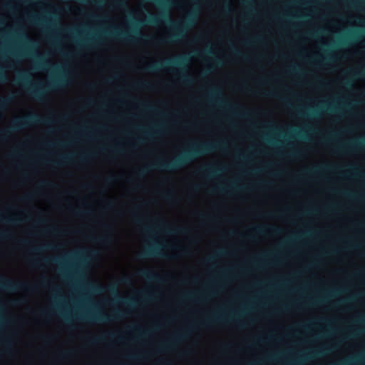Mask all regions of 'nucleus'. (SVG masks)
<instances>
[{"mask_svg": "<svg viewBox=\"0 0 365 365\" xmlns=\"http://www.w3.org/2000/svg\"><path fill=\"white\" fill-rule=\"evenodd\" d=\"M196 14L194 12H190L185 19L182 22H175L172 21L168 14L161 11L158 16L149 14L144 20H138L133 22L134 26L130 31H121L117 27H113L110 31H106L104 34L111 36L117 40L125 42L133 43L138 40L147 41L148 40H155L153 37H148L143 35L138 27H141L147 24L157 25L163 21H167L171 26L173 33L166 38L160 39V43H173L177 42L185 37L187 31L195 25Z\"/></svg>", "mask_w": 365, "mask_h": 365, "instance_id": "obj_1", "label": "nucleus"}, {"mask_svg": "<svg viewBox=\"0 0 365 365\" xmlns=\"http://www.w3.org/2000/svg\"><path fill=\"white\" fill-rule=\"evenodd\" d=\"M226 148L227 143L225 141L192 143L188 149L184 150L171 161L166 162L158 160L153 164L140 169L138 172V175L141 177L152 170L174 171L185 167L204 155L210 153L217 150H225Z\"/></svg>", "mask_w": 365, "mask_h": 365, "instance_id": "obj_2", "label": "nucleus"}, {"mask_svg": "<svg viewBox=\"0 0 365 365\" xmlns=\"http://www.w3.org/2000/svg\"><path fill=\"white\" fill-rule=\"evenodd\" d=\"M16 81L18 83L24 84L27 88L29 93L38 101L43 100L46 92L61 89L68 84V80L64 73L53 77L44 86L39 83H31L26 72L21 73Z\"/></svg>", "mask_w": 365, "mask_h": 365, "instance_id": "obj_3", "label": "nucleus"}, {"mask_svg": "<svg viewBox=\"0 0 365 365\" xmlns=\"http://www.w3.org/2000/svg\"><path fill=\"white\" fill-rule=\"evenodd\" d=\"M186 56H178L173 58H167L163 61H158L155 63L148 64L145 70L148 72L154 73L162 70H166L171 72H177L179 80L185 85H191L193 83V78L185 72L184 66L187 63Z\"/></svg>", "mask_w": 365, "mask_h": 365, "instance_id": "obj_4", "label": "nucleus"}, {"mask_svg": "<svg viewBox=\"0 0 365 365\" xmlns=\"http://www.w3.org/2000/svg\"><path fill=\"white\" fill-rule=\"evenodd\" d=\"M53 120L50 118H43L36 113H30L26 115L16 118L9 128L6 130H0V140L7 139L9 134L12 132L22 130L34 124H51Z\"/></svg>", "mask_w": 365, "mask_h": 365, "instance_id": "obj_5", "label": "nucleus"}, {"mask_svg": "<svg viewBox=\"0 0 365 365\" xmlns=\"http://www.w3.org/2000/svg\"><path fill=\"white\" fill-rule=\"evenodd\" d=\"M207 99L209 102L215 103L216 105L222 107L235 115L247 118L250 115V112L247 110H245L242 107L235 104H230L228 102L224 101L222 98V92L217 87H213L210 89Z\"/></svg>", "mask_w": 365, "mask_h": 365, "instance_id": "obj_6", "label": "nucleus"}, {"mask_svg": "<svg viewBox=\"0 0 365 365\" xmlns=\"http://www.w3.org/2000/svg\"><path fill=\"white\" fill-rule=\"evenodd\" d=\"M19 38L22 40L25 44L26 47L24 49L19 50L17 51L12 52V55L14 56H31L34 57L36 61V68L38 69H43L46 66L48 65V61L46 58L43 55H40L36 53L34 51V48L36 47V43L34 41L30 39L25 34H19Z\"/></svg>", "mask_w": 365, "mask_h": 365, "instance_id": "obj_7", "label": "nucleus"}, {"mask_svg": "<svg viewBox=\"0 0 365 365\" xmlns=\"http://www.w3.org/2000/svg\"><path fill=\"white\" fill-rule=\"evenodd\" d=\"M125 317V312L115 311L113 314L108 315L104 313H94L86 312L83 314L76 316L77 319L85 320L89 322H108L114 320H118Z\"/></svg>", "mask_w": 365, "mask_h": 365, "instance_id": "obj_8", "label": "nucleus"}, {"mask_svg": "<svg viewBox=\"0 0 365 365\" xmlns=\"http://www.w3.org/2000/svg\"><path fill=\"white\" fill-rule=\"evenodd\" d=\"M334 348H335V346L326 347L318 351L309 352L307 354H299L296 357L284 359L282 364L302 365L309 359L326 355L327 354L330 352L331 349Z\"/></svg>", "mask_w": 365, "mask_h": 365, "instance_id": "obj_9", "label": "nucleus"}, {"mask_svg": "<svg viewBox=\"0 0 365 365\" xmlns=\"http://www.w3.org/2000/svg\"><path fill=\"white\" fill-rule=\"evenodd\" d=\"M33 287L23 282H15L0 274V289L4 291L17 292L24 291L29 292L32 289Z\"/></svg>", "mask_w": 365, "mask_h": 365, "instance_id": "obj_10", "label": "nucleus"}, {"mask_svg": "<svg viewBox=\"0 0 365 365\" xmlns=\"http://www.w3.org/2000/svg\"><path fill=\"white\" fill-rule=\"evenodd\" d=\"M190 331V329H187L174 334L169 340L160 345V351H168L173 349L178 344L188 337Z\"/></svg>", "mask_w": 365, "mask_h": 365, "instance_id": "obj_11", "label": "nucleus"}, {"mask_svg": "<svg viewBox=\"0 0 365 365\" xmlns=\"http://www.w3.org/2000/svg\"><path fill=\"white\" fill-rule=\"evenodd\" d=\"M358 150H365V138L341 144L336 148V151L339 153H349Z\"/></svg>", "mask_w": 365, "mask_h": 365, "instance_id": "obj_12", "label": "nucleus"}, {"mask_svg": "<svg viewBox=\"0 0 365 365\" xmlns=\"http://www.w3.org/2000/svg\"><path fill=\"white\" fill-rule=\"evenodd\" d=\"M230 321L235 322L236 324H237V325H239L241 327H243V324L240 322L237 319L236 317H225L224 315H222L220 312H215V313L212 314V315L207 317L206 318V319L205 320L203 324L204 325H209V324H214V323L225 322H230Z\"/></svg>", "mask_w": 365, "mask_h": 365, "instance_id": "obj_13", "label": "nucleus"}, {"mask_svg": "<svg viewBox=\"0 0 365 365\" xmlns=\"http://www.w3.org/2000/svg\"><path fill=\"white\" fill-rule=\"evenodd\" d=\"M215 292L207 289L202 292H189L182 296V299L186 301L204 302L210 297L214 295Z\"/></svg>", "mask_w": 365, "mask_h": 365, "instance_id": "obj_14", "label": "nucleus"}, {"mask_svg": "<svg viewBox=\"0 0 365 365\" xmlns=\"http://www.w3.org/2000/svg\"><path fill=\"white\" fill-rule=\"evenodd\" d=\"M162 248L161 245L158 243L148 247L143 252L139 255L140 258L145 259L151 257H165V255L160 251Z\"/></svg>", "mask_w": 365, "mask_h": 365, "instance_id": "obj_15", "label": "nucleus"}, {"mask_svg": "<svg viewBox=\"0 0 365 365\" xmlns=\"http://www.w3.org/2000/svg\"><path fill=\"white\" fill-rule=\"evenodd\" d=\"M108 291L115 296L114 301L115 302H120L129 307H133L136 305L137 301L133 299L122 298L118 295L117 287L115 285H111L108 287Z\"/></svg>", "mask_w": 365, "mask_h": 365, "instance_id": "obj_16", "label": "nucleus"}, {"mask_svg": "<svg viewBox=\"0 0 365 365\" xmlns=\"http://www.w3.org/2000/svg\"><path fill=\"white\" fill-rule=\"evenodd\" d=\"M138 275L149 282H160L162 281V277L158 273L148 269L139 270Z\"/></svg>", "mask_w": 365, "mask_h": 365, "instance_id": "obj_17", "label": "nucleus"}, {"mask_svg": "<svg viewBox=\"0 0 365 365\" xmlns=\"http://www.w3.org/2000/svg\"><path fill=\"white\" fill-rule=\"evenodd\" d=\"M163 128L162 125H155L153 126L151 130L148 131H144L143 132V137L137 139L138 143H143L145 140H150L152 139L155 135H159L161 133Z\"/></svg>", "mask_w": 365, "mask_h": 365, "instance_id": "obj_18", "label": "nucleus"}, {"mask_svg": "<svg viewBox=\"0 0 365 365\" xmlns=\"http://www.w3.org/2000/svg\"><path fill=\"white\" fill-rule=\"evenodd\" d=\"M200 171L209 178H213L224 171L222 168H216L214 165H208L200 169Z\"/></svg>", "mask_w": 365, "mask_h": 365, "instance_id": "obj_19", "label": "nucleus"}, {"mask_svg": "<svg viewBox=\"0 0 365 365\" xmlns=\"http://www.w3.org/2000/svg\"><path fill=\"white\" fill-rule=\"evenodd\" d=\"M253 231L258 235H263L267 232H272L274 234H279L281 232V230L279 227L267 226L255 227L253 228Z\"/></svg>", "mask_w": 365, "mask_h": 365, "instance_id": "obj_20", "label": "nucleus"}, {"mask_svg": "<svg viewBox=\"0 0 365 365\" xmlns=\"http://www.w3.org/2000/svg\"><path fill=\"white\" fill-rule=\"evenodd\" d=\"M242 187H237L235 182H230L226 186L219 185L214 187L213 191H218L220 192H231L232 191L238 190Z\"/></svg>", "mask_w": 365, "mask_h": 365, "instance_id": "obj_21", "label": "nucleus"}, {"mask_svg": "<svg viewBox=\"0 0 365 365\" xmlns=\"http://www.w3.org/2000/svg\"><path fill=\"white\" fill-rule=\"evenodd\" d=\"M99 41L96 38H87L84 41H76V46L77 47L80 48H90L91 46H93L95 44L98 43Z\"/></svg>", "mask_w": 365, "mask_h": 365, "instance_id": "obj_22", "label": "nucleus"}, {"mask_svg": "<svg viewBox=\"0 0 365 365\" xmlns=\"http://www.w3.org/2000/svg\"><path fill=\"white\" fill-rule=\"evenodd\" d=\"M68 256L64 257L63 258H58V257H50V258H43L41 259L42 262H43L46 264H56L58 265H63V262L66 260L67 257Z\"/></svg>", "mask_w": 365, "mask_h": 365, "instance_id": "obj_23", "label": "nucleus"}, {"mask_svg": "<svg viewBox=\"0 0 365 365\" xmlns=\"http://www.w3.org/2000/svg\"><path fill=\"white\" fill-rule=\"evenodd\" d=\"M21 222V220L16 217H6L0 212V222H6L11 225H16Z\"/></svg>", "mask_w": 365, "mask_h": 365, "instance_id": "obj_24", "label": "nucleus"}, {"mask_svg": "<svg viewBox=\"0 0 365 365\" xmlns=\"http://www.w3.org/2000/svg\"><path fill=\"white\" fill-rule=\"evenodd\" d=\"M73 155H62L58 156V161H53L52 162L53 165H60L63 163H66L70 162L73 159Z\"/></svg>", "mask_w": 365, "mask_h": 365, "instance_id": "obj_25", "label": "nucleus"}, {"mask_svg": "<svg viewBox=\"0 0 365 365\" xmlns=\"http://www.w3.org/2000/svg\"><path fill=\"white\" fill-rule=\"evenodd\" d=\"M93 252L90 250H83L81 252H76L73 255V257L79 259L82 262L86 261V257L90 256Z\"/></svg>", "mask_w": 365, "mask_h": 365, "instance_id": "obj_26", "label": "nucleus"}, {"mask_svg": "<svg viewBox=\"0 0 365 365\" xmlns=\"http://www.w3.org/2000/svg\"><path fill=\"white\" fill-rule=\"evenodd\" d=\"M157 228L158 229H163L168 233H171V232H173V231H174L175 232L185 233L187 231V229L182 228V227H178V228L175 229L174 230H171L167 226H165V225L163 223H160L158 226Z\"/></svg>", "mask_w": 365, "mask_h": 365, "instance_id": "obj_27", "label": "nucleus"}, {"mask_svg": "<svg viewBox=\"0 0 365 365\" xmlns=\"http://www.w3.org/2000/svg\"><path fill=\"white\" fill-rule=\"evenodd\" d=\"M14 96H9L0 100V112L5 110L13 101Z\"/></svg>", "mask_w": 365, "mask_h": 365, "instance_id": "obj_28", "label": "nucleus"}, {"mask_svg": "<svg viewBox=\"0 0 365 365\" xmlns=\"http://www.w3.org/2000/svg\"><path fill=\"white\" fill-rule=\"evenodd\" d=\"M92 240L101 244H107L111 241V235L108 234L98 237H93Z\"/></svg>", "mask_w": 365, "mask_h": 365, "instance_id": "obj_29", "label": "nucleus"}, {"mask_svg": "<svg viewBox=\"0 0 365 365\" xmlns=\"http://www.w3.org/2000/svg\"><path fill=\"white\" fill-rule=\"evenodd\" d=\"M139 105L142 107L143 110L148 112L158 113V108L153 104L139 102Z\"/></svg>", "mask_w": 365, "mask_h": 365, "instance_id": "obj_30", "label": "nucleus"}, {"mask_svg": "<svg viewBox=\"0 0 365 365\" xmlns=\"http://www.w3.org/2000/svg\"><path fill=\"white\" fill-rule=\"evenodd\" d=\"M329 167H322V166H317L314 168H312L305 172L306 175H318L320 173L322 170H327Z\"/></svg>", "mask_w": 365, "mask_h": 365, "instance_id": "obj_31", "label": "nucleus"}, {"mask_svg": "<svg viewBox=\"0 0 365 365\" xmlns=\"http://www.w3.org/2000/svg\"><path fill=\"white\" fill-rule=\"evenodd\" d=\"M299 114L302 116L317 117L319 115V112L317 109L309 108L308 112L299 110Z\"/></svg>", "mask_w": 365, "mask_h": 365, "instance_id": "obj_32", "label": "nucleus"}, {"mask_svg": "<svg viewBox=\"0 0 365 365\" xmlns=\"http://www.w3.org/2000/svg\"><path fill=\"white\" fill-rule=\"evenodd\" d=\"M29 21L35 24H41L43 22V20L41 19L39 16L32 14L29 16Z\"/></svg>", "mask_w": 365, "mask_h": 365, "instance_id": "obj_33", "label": "nucleus"}, {"mask_svg": "<svg viewBox=\"0 0 365 365\" xmlns=\"http://www.w3.org/2000/svg\"><path fill=\"white\" fill-rule=\"evenodd\" d=\"M54 247L52 245L48 244L41 247H34L32 249L34 252H38L45 250H53Z\"/></svg>", "mask_w": 365, "mask_h": 365, "instance_id": "obj_34", "label": "nucleus"}, {"mask_svg": "<svg viewBox=\"0 0 365 365\" xmlns=\"http://www.w3.org/2000/svg\"><path fill=\"white\" fill-rule=\"evenodd\" d=\"M323 106L326 107V110L330 113H334L339 110L338 108L334 104H329L327 102H323Z\"/></svg>", "mask_w": 365, "mask_h": 365, "instance_id": "obj_35", "label": "nucleus"}, {"mask_svg": "<svg viewBox=\"0 0 365 365\" xmlns=\"http://www.w3.org/2000/svg\"><path fill=\"white\" fill-rule=\"evenodd\" d=\"M226 255L225 250H219L217 251L214 256L210 257L206 259L207 262H211L214 260L215 257H222Z\"/></svg>", "mask_w": 365, "mask_h": 365, "instance_id": "obj_36", "label": "nucleus"}, {"mask_svg": "<svg viewBox=\"0 0 365 365\" xmlns=\"http://www.w3.org/2000/svg\"><path fill=\"white\" fill-rule=\"evenodd\" d=\"M93 130L88 129L87 128H82L78 132V133L81 134V135H85L87 137L91 136L93 134Z\"/></svg>", "mask_w": 365, "mask_h": 365, "instance_id": "obj_37", "label": "nucleus"}, {"mask_svg": "<svg viewBox=\"0 0 365 365\" xmlns=\"http://www.w3.org/2000/svg\"><path fill=\"white\" fill-rule=\"evenodd\" d=\"M351 76L354 78H361L365 76L364 71H353L350 72Z\"/></svg>", "mask_w": 365, "mask_h": 365, "instance_id": "obj_38", "label": "nucleus"}, {"mask_svg": "<svg viewBox=\"0 0 365 365\" xmlns=\"http://www.w3.org/2000/svg\"><path fill=\"white\" fill-rule=\"evenodd\" d=\"M252 263L255 267L258 268L262 267L266 264L264 258H260L259 259L254 260Z\"/></svg>", "mask_w": 365, "mask_h": 365, "instance_id": "obj_39", "label": "nucleus"}, {"mask_svg": "<svg viewBox=\"0 0 365 365\" xmlns=\"http://www.w3.org/2000/svg\"><path fill=\"white\" fill-rule=\"evenodd\" d=\"M292 133L294 136H297V137L301 138H305V135L302 130H298L297 128H292Z\"/></svg>", "mask_w": 365, "mask_h": 365, "instance_id": "obj_40", "label": "nucleus"}, {"mask_svg": "<svg viewBox=\"0 0 365 365\" xmlns=\"http://www.w3.org/2000/svg\"><path fill=\"white\" fill-rule=\"evenodd\" d=\"M11 234L9 231L0 230V240H5L9 239Z\"/></svg>", "mask_w": 365, "mask_h": 365, "instance_id": "obj_41", "label": "nucleus"}, {"mask_svg": "<svg viewBox=\"0 0 365 365\" xmlns=\"http://www.w3.org/2000/svg\"><path fill=\"white\" fill-rule=\"evenodd\" d=\"M7 80L5 71L3 67L0 66V83H4Z\"/></svg>", "mask_w": 365, "mask_h": 365, "instance_id": "obj_42", "label": "nucleus"}, {"mask_svg": "<svg viewBox=\"0 0 365 365\" xmlns=\"http://www.w3.org/2000/svg\"><path fill=\"white\" fill-rule=\"evenodd\" d=\"M89 288L95 292H101L103 290V287L102 286L91 284H89Z\"/></svg>", "mask_w": 365, "mask_h": 365, "instance_id": "obj_43", "label": "nucleus"}, {"mask_svg": "<svg viewBox=\"0 0 365 365\" xmlns=\"http://www.w3.org/2000/svg\"><path fill=\"white\" fill-rule=\"evenodd\" d=\"M232 52L235 56H236L237 57H240V58H243L244 60H247V57L246 56L243 55L238 49L233 48Z\"/></svg>", "mask_w": 365, "mask_h": 365, "instance_id": "obj_44", "label": "nucleus"}, {"mask_svg": "<svg viewBox=\"0 0 365 365\" xmlns=\"http://www.w3.org/2000/svg\"><path fill=\"white\" fill-rule=\"evenodd\" d=\"M93 157L92 153H83L79 156V160L82 162H85L87 159Z\"/></svg>", "mask_w": 365, "mask_h": 365, "instance_id": "obj_45", "label": "nucleus"}, {"mask_svg": "<svg viewBox=\"0 0 365 365\" xmlns=\"http://www.w3.org/2000/svg\"><path fill=\"white\" fill-rule=\"evenodd\" d=\"M120 282L123 284H128L131 282V279L128 276H123V277L120 278Z\"/></svg>", "mask_w": 365, "mask_h": 365, "instance_id": "obj_46", "label": "nucleus"}, {"mask_svg": "<svg viewBox=\"0 0 365 365\" xmlns=\"http://www.w3.org/2000/svg\"><path fill=\"white\" fill-rule=\"evenodd\" d=\"M262 41V38L261 36H257V37H255V38L254 39H252V40H250V39L247 40V41H245V43H246V44H251V43H255V42H260V41Z\"/></svg>", "mask_w": 365, "mask_h": 365, "instance_id": "obj_47", "label": "nucleus"}, {"mask_svg": "<svg viewBox=\"0 0 365 365\" xmlns=\"http://www.w3.org/2000/svg\"><path fill=\"white\" fill-rule=\"evenodd\" d=\"M134 330L138 331V333H140L141 336H146L150 334V331L148 330H143V331H141V329L139 327H135Z\"/></svg>", "mask_w": 365, "mask_h": 365, "instance_id": "obj_48", "label": "nucleus"}, {"mask_svg": "<svg viewBox=\"0 0 365 365\" xmlns=\"http://www.w3.org/2000/svg\"><path fill=\"white\" fill-rule=\"evenodd\" d=\"M302 152L301 150H294L292 151L289 155L291 157H298V156L302 155Z\"/></svg>", "mask_w": 365, "mask_h": 365, "instance_id": "obj_49", "label": "nucleus"}, {"mask_svg": "<svg viewBox=\"0 0 365 365\" xmlns=\"http://www.w3.org/2000/svg\"><path fill=\"white\" fill-rule=\"evenodd\" d=\"M288 73H298L299 71V68L297 66H290L289 68L288 69Z\"/></svg>", "mask_w": 365, "mask_h": 365, "instance_id": "obj_50", "label": "nucleus"}, {"mask_svg": "<svg viewBox=\"0 0 365 365\" xmlns=\"http://www.w3.org/2000/svg\"><path fill=\"white\" fill-rule=\"evenodd\" d=\"M359 331L351 329L349 334L347 336V338L356 337L359 335Z\"/></svg>", "mask_w": 365, "mask_h": 365, "instance_id": "obj_51", "label": "nucleus"}, {"mask_svg": "<svg viewBox=\"0 0 365 365\" xmlns=\"http://www.w3.org/2000/svg\"><path fill=\"white\" fill-rule=\"evenodd\" d=\"M153 298V292H149L148 294H143V299L144 300H151Z\"/></svg>", "mask_w": 365, "mask_h": 365, "instance_id": "obj_52", "label": "nucleus"}, {"mask_svg": "<svg viewBox=\"0 0 365 365\" xmlns=\"http://www.w3.org/2000/svg\"><path fill=\"white\" fill-rule=\"evenodd\" d=\"M264 95L268 97H271V98H279L277 93L274 91H269V92L265 93Z\"/></svg>", "mask_w": 365, "mask_h": 365, "instance_id": "obj_53", "label": "nucleus"}, {"mask_svg": "<svg viewBox=\"0 0 365 365\" xmlns=\"http://www.w3.org/2000/svg\"><path fill=\"white\" fill-rule=\"evenodd\" d=\"M224 11L226 13H229L231 11V6L230 2L225 3L223 6Z\"/></svg>", "mask_w": 365, "mask_h": 365, "instance_id": "obj_54", "label": "nucleus"}, {"mask_svg": "<svg viewBox=\"0 0 365 365\" xmlns=\"http://www.w3.org/2000/svg\"><path fill=\"white\" fill-rule=\"evenodd\" d=\"M128 358L131 360H137L141 358V355L140 354H130L128 356Z\"/></svg>", "mask_w": 365, "mask_h": 365, "instance_id": "obj_55", "label": "nucleus"}, {"mask_svg": "<svg viewBox=\"0 0 365 365\" xmlns=\"http://www.w3.org/2000/svg\"><path fill=\"white\" fill-rule=\"evenodd\" d=\"M143 230L147 233H153L155 230L151 227L145 226Z\"/></svg>", "mask_w": 365, "mask_h": 365, "instance_id": "obj_56", "label": "nucleus"}, {"mask_svg": "<svg viewBox=\"0 0 365 365\" xmlns=\"http://www.w3.org/2000/svg\"><path fill=\"white\" fill-rule=\"evenodd\" d=\"M31 264L34 266V267H39L40 266V263H39V261L36 259H31Z\"/></svg>", "mask_w": 365, "mask_h": 365, "instance_id": "obj_57", "label": "nucleus"}, {"mask_svg": "<svg viewBox=\"0 0 365 365\" xmlns=\"http://www.w3.org/2000/svg\"><path fill=\"white\" fill-rule=\"evenodd\" d=\"M156 4H158V5L161 6H164L165 5H167V2L163 1V0H153Z\"/></svg>", "mask_w": 365, "mask_h": 365, "instance_id": "obj_58", "label": "nucleus"}, {"mask_svg": "<svg viewBox=\"0 0 365 365\" xmlns=\"http://www.w3.org/2000/svg\"><path fill=\"white\" fill-rule=\"evenodd\" d=\"M238 158L242 160H245L247 159V156L246 155H245L244 153H239L238 155H237Z\"/></svg>", "mask_w": 365, "mask_h": 365, "instance_id": "obj_59", "label": "nucleus"}, {"mask_svg": "<svg viewBox=\"0 0 365 365\" xmlns=\"http://www.w3.org/2000/svg\"><path fill=\"white\" fill-rule=\"evenodd\" d=\"M36 222L40 225H44L46 224V220L44 218H38L37 219Z\"/></svg>", "mask_w": 365, "mask_h": 365, "instance_id": "obj_60", "label": "nucleus"}, {"mask_svg": "<svg viewBox=\"0 0 365 365\" xmlns=\"http://www.w3.org/2000/svg\"><path fill=\"white\" fill-rule=\"evenodd\" d=\"M65 31H66V32H71V33H72V34H74V33H79L78 29H77L76 28H73V29H66V30H65Z\"/></svg>", "mask_w": 365, "mask_h": 365, "instance_id": "obj_61", "label": "nucleus"}, {"mask_svg": "<svg viewBox=\"0 0 365 365\" xmlns=\"http://www.w3.org/2000/svg\"><path fill=\"white\" fill-rule=\"evenodd\" d=\"M320 31H322L319 30V31H314V32H311V33H309V35L312 37H315V36H318L319 34Z\"/></svg>", "mask_w": 365, "mask_h": 365, "instance_id": "obj_62", "label": "nucleus"}, {"mask_svg": "<svg viewBox=\"0 0 365 365\" xmlns=\"http://www.w3.org/2000/svg\"><path fill=\"white\" fill-rule=\"evenodd\" d=\"M135 222L138 224V225H140L143 223V219L141 217H135Z\"/></svg>", "mask_w": 365, "mask_h": 365, "instance_id": "obj_63", "label": "nucleus"}, {"mask_svg": "<svg viewBox=\"0 0 365 365\" xmlns=\"http://www.w3.org/2000/svg\"><path fill=\"white\" fill-rule=\"evenodd\" d=\"M116 4L117 6H124L125 5V1H121V0H117L116 1Z\"/></svg>", "mask_w": 365, "mask_h": 365, "instance_id": "obj_64", "label": "nucleus"}]
</instances>
